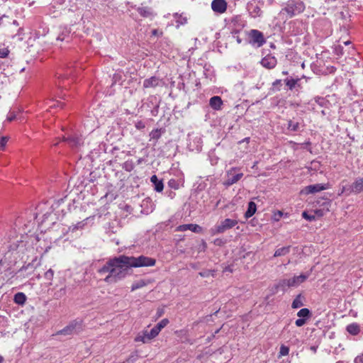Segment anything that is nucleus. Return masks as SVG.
<instances>
[{
  "label": "nucleus",
  "instance_id": "obj_1",
  "mask_svg": "<svg viewBox=\"0 0 363 363\" xmlns=\"http://www.w3.org/2000/svg\"><path fill=\"white\" fill-rule=\"evenodd\" d=\"M155 263V259L144 255L135 257L121 255L110 258L97 272L100 274L108 273V275L104 279V281L108 284H116L130 275L131 268L152 267Z\"/></svg>",
  "mask_w": 363,
  "mask_h": 363
},
{
  "label": "nucleus",
  "instance_id": "obj_2",
  "mask_svg": "<svg viewBox=\"0 0 363 363\" xmlns=\"http://www.w3.org/2000/svg\"><path fill=\"white\" fill-rule=\"evenodd\" d=\"M305 4L301 0H288L281 9L279 14L286 13L287 18H293L304 11Z\"/></svg>",
  "mask_w": 363,
  "mask_h": 363
},
{
  "label": "nucleus",
  "instance_id": "obj_3",
  "mask_svg": "<svg viewBox=\"0 0 363 363\" xmlns=\"http://www.w3.org/2000/svg\"><path fill=\"white\" fill-rule=\"evenodd\" d=\"M245 35L247 37L246 43L251 45L254 48H261L267 42L263 33L259 30L251 29L247 30L245 31Z\"/></svg>",
  "mask_w": 363,
  "mask_h": 363
},
{
  "label": "nucleus",
  "instance_id": "obj_4",
  "mask_svg": "<svg viewBox=\"0 0 363 363\" xmlns=\"http://www.w3.org/2000/svg\"><path fill=\"white\" fill-rule=\"evenodd\" d=\"M310 276V273L301 274L298 276H294L290 279H284L279 281L276 286V289L281 288L282 291L286 290V287H295L303 283Z\"/></svg>",
  "mask_w": 363,
  "mask_h": 363
},
{
  "label": "nucleus",
  "instance_id": "obj_5",
  "mask_svg": "<svg viewBox=\"0 0 363 363\" xmlns=\"http://www.w3.org/2000/svg\"><path fill=\"white\" fill-rule=\"evenodd\" d=\"M83 330V320L77 318L69 322V323L62 330L57 333V335H78Z\"/></svg>",
  "mask_w": 363,
  "mask_h": 363
},
{
  "label": "nucleus",
  "instance_id": "obj_6",
  "mask_svg": "<svg viewBox=\"0 0 363 363\" xmlns=\"http://www.w3.org/2000/svg\"><path fill=\"white\" fill-rule=\"evenodd\" d=\"M238 224V220L230 218H225L222 220L219 224L216 225L213 228H211L210 233L212 235L221 234L226 230L233 228Z\"/></svg>",
  "mask_w": 363,
  "mask_h": 363
},
{
  "label": "nucleus",
  "instance_id": "obj_7",
  "mask_svg": "<svg viewBox=\"0 0 363 363\" xmlns=\"http://www.w3.org/2000/svg\"><path fill=\"white\" fill-rule=\"evenodd\" d=\"M264 2L257 0H252L247 5V9L250 16L253 18L259 17L262 13L259 4L263 5Z\"/></svg>",
  "mask_w": 363,
  "mask_h": 363
},
{
  "label": "nucleus",
  "instance_id": "obj_8",
  "mask_svg": "<svg viewBox=\"0 0 363 363\" xmlns=\"http://www.w3.org/2000/svg\"><path fill=\"white\" fill-rule=\"evenodd\" d=\"M55 219V216H52L51 212H47L43 216V218L40 222H38L39 226L45 230L51 228V225H55L56 222L54 220Z\"/></svg>",
  "mask_w": 363,
  "mask_h": 363
},
{
  "label": "nucleus",
  "instance_id": "obj_9",
  "mask_svg": "<svg viewBox=\"0 0 363 363\" xmlns=\"http://www.w3.org/2000/svg\"><path fill=\"white\" fill-rule=\"evenodd\" d=\"M330 187V184L329 183L326 184H315L312 185L306 186L303 191L306 194H315L317 192H320L323 190H326Z\"/></svg>",
  "mask_w": 363,
  "mask_h": 363
},
{
  "label": "nucleus",
  "instance_id": "obj_10",
  "mask_svg": "<svg viewBox=\"0 0 363 363\" xmlns=\"http://www.w3.org/2000/svg\"><path fill=\"white\" fill-rule=\"evenodd\" d=\"M202 143L200 136H189L188 147L191 151L200 152L202 150Z\"/></svg>",
  "mask_w": 363,
  "mask_h": 363
},
{
  "label": "nucleus",
  "instance_id": "obj_11",
  "mask_svg": "<svg viewBox=\"0 0 363 363\" xmlns=\"http://www.w3.org/2000/svg\"><path fill=\"white\" fill-rule=\"evenodd\" d=\"M260 64L263 67L267 69H272L276 67L277 64V60L272 54H267L261 60Z\"/></svg>",
  "mask_w": 363,
  "mask_h": 363
},
{
  "label": "nucleus",
  "instance_id": "obj_12",
  "mask_svg": "<svg viewBox=\"0 0 363 363\" xmlns=\"http://www.w3.org/2000/svg\"><path fill=\"white\" fill-rule=\"evenodd\" d=\"M211 9L216 13H223L227 9V2L225 0H213Z\"/></svg>",
  "mask_w": 363,
  "mask_h": 363
},
{
  "label": "nucleus",
  "instance_id": "obj_13",
  "mask_svg": "<svg viewBox=\"0 0 363 363\" xmlns=\"http://www.w3.org/2000/svg\"><path fill=\"white\" fill-rule=\"evenodd\" d=\"M187 230H190L191 231L196 233H200L202 231V227L197 225V224H184L179 225L177 228V231L179 232H183L186 231Z\"/></svg>",
  "mask_w": 363,
  "mask_h": 363
},
{
  "label": "nucleus",
  "instance_id": "obj_14",
  "mask_svg": "<svg viewBox=\"0 0 363 363\" xmlns=\"http://www.w3.org/2000/svg\"><path fill=\"white\" fill-rule=\"evenodd\" d=\"M70 33V28L67 27H61L56 40L57 41H66L68 43L71 39Z\"/></svg>",
  "mask_w": 363,
  "mask_h": 363
},
{
  "label": "nucleus",
  "instance_id": "obj_15",
  "mask_svg": "<svg viewBox=\"0 0 363 363\" xmlns=\"http://www.w3.org/2000/svg\"><path fill=\"white\" fill-rule=\"evenodd\" d=\"M243 176L242 173H238V174H232L230 172L228 173V177L224 182V185L225 186H230L235 183H237Z\"/></svg>",
  "mask_w": 363,
  "mask_h": 363
},
{
  "label": "nucleus",
  "instance_id": "obj_16",
  "mask_svg": "<svg viewBox=\"0 0 363 363\" xmlns=\"http://www.w3.org/2000/svg\"><path fill=\"white\" fill-rule=\"evenodd\" d=\"M223 105V100L219 96H212L209 100V106L215 111L221 110Z\"/></svg>",
  "mask_w": 363,
  "mask_h": 363
},
{
  "label": "nucleus",
  "instance_id": "obj_17",
  "mask_svg": "<svg viewBox=\"0 0 363 363\" xmlns=\"http://www.w3.org/2000/svg\"><path fill=\"white\" fill-rule=\"evenodd\" d=\"M150 182L152 184L153 189L157 192H162L164 189L163 179H160L156 174L150 177Z\"/></svg>",
  "mask_w": 363,
  "mask_h": 363
},
{
  "label": "nucleus",
  "instance_id": "obj_18",
  "mask_svg": "<svg viewBox=\"0 0 363 363\" xmlns=\"http://www.w3.org/2000/svg\"><path fill=\"white\" fill-rule=\"evenodd\" d=\"M160 79L155 76L151 77L148 79H145L143 81V87L147 88H155L159 85Z\"/></svg>",
  "mask_w": 363,
  "mask_h": 363
},
{
  "label": "nucleus",
  "instance_id": "obj_19",
  "mask_svg": "<svg viewBox=\"0 0 363 363\" xmlns=\"http://www.w3.org/2000/svg\"><path fill=\"white\" fill-rule=\"evenodd\" d=\"M84 225H85L84 220H82V221L78 222L75 225H72L71 226H69L67 228H66L65 227L62 225L61 228H62V235H65L69 231L74 232V231H76V230H77L79 229H81V228H82L84 226Z\"/></svg>",
  "mask_w": 363,
  "mask_h": 363
},
{
  "label": "nucleus",
  "instance_id": "obj_20",
  "mask_svg": "<svg viewBox=\"0 0 363 363\" xmlns=\"http://www.w3.org/2000/svg\"><path fill=\"white\" fill-rule=\"evenodd\" d=\"M352 191L355 194L363 191V177L357 178L351 186Z\"/></svg>",
  "mask_w": 363,
  "mask_h": 363
},
{
  "label": "nucleus",
  "instance_id": "obj_21",
  "mask_svg": "<svg viewBox=\"0 0 363 363\" xmlns=\"http://www.w3.org/2000/svg\"><path fill=\"white\" fill-rule=\"evenodd\" d=\"M173 18L175 19L177 27L179 28L180 26H183L187 23L188 18L184 13H174L173 14Z\"/></svg>",
  "mask_w": 363,
  "mask_h": 363
},
{
  "label": "nucleus",
  "instance_id": "obj_22",
  "mask_svg": "<svg viewBox=\"0 0 363 363\" xmlns=\"http://www.w3.org/2000/svg\"><path fill=\"white\" fill-rule=\"evenodd\" d=\"M137 11L143 18H152L154 16L152 9L148 6L138 7Z\"/></svg>",
  "mask_w": 363,
  "mask_h": 363
},
{
  "label": "nucleus",
  "instance_id": "obj_23",
  "mask_svg": "<svg viewBox=\"0 0 363 363\" xmlns=\"http://www.w3.org/2000/svg\"><path fill=\"white\" fill-rule=\"evenodd\" d=\"M65 140L72 147H77L82 144V139L78 136H69Z\"/></svg>",
  "mask_w": 363,
  "mask_h": 363
},
{
  "label": "nucleus",
  "instance_id": "obj_24",
  "mask_svg": "<svg viewBox=\"0 0 363 363\" xmlns=\"http://www.w3.org/2000/svg\"><path fill=\"white\" fill-rule=\"evenodd\" d=\"M346 330L352 335H357L360 332V327L358 323H352L347 326Z\"/></svg>",
  "mask_w": 363,
  "mask_h": 363
},
{
  "label": "nucleus",
  "instance_id": "obj_25",
  "mask_svg": "<svg viewBox=\"0 0 363 363\" xmlns=\"http://www.w3.org/2000/svg\"><path fill=\"white\" fill-rule=\"evenodd\" d=\"M257 211V205L254 201H250L247 205V209L245 213V217L249 218L252 217Z\"/></svg>",
  "mask_w": 363,
  "mask_h": 363
},
{
  "label": "nucleus",
  "instance_id": "obj_26",
  "mask_svg": "<svg viewBox=\"0 0 363 363\" xmlns=\"http://www.w3.org/2000/svg\"><path fill=\"white\" fill-rule=\"evenodd\" d=\"M27 300V297L23 292H18L14 295L13 301L19 306H23Z\"/></svg>",
  "mask_w": 363,
  "mask_h": 363
},
{
  "label": "nucleus",
  "instance_id": "obj_27",
  "mask_svg": "<svg viewBox=\"0 0 363 363\" xmlns=\"http://www.w3.org/2000/svg\"><path fill=\"white\" fill-rule=\"evenodd\" d=\"M304 299V296L302 294H298L296 298L294 299L291 303L292 308H298L304 305L303 300Z\"/></svg>",
  "mask_w": 363,
  "mask_h": 363
},
{
  "label": "nucleus",
  "instance_id": "obj_28",
  "mask_svg": "<svg viewBox=\"0 0 363 363\" xmlns=\"http://www.w3.org/2000/svg\"><path fill=\"white\" fill-rule=\"evenodd\" d=\"M317 203L321 207V209H324L325 212L329 211V208L331 206V201L330 199H325L324 198L319 199L317 201Z\"/></svg>",
  "mask_w": 363,
  "mask_h": 363
},
{
  "label": "nucleus",
  "instance_id": "obj_29",
  "mask_svg": "<svg viewBox=\"0 0 363 363\" xmlns=\"http://www.w3.org/2000/svg\"><path fill=\"white\" fill-rule=\"evenodd\" d=\"M291 246H286L276 250L274 257H281L288 255L290 252Z\"/></svg>",
  "mask_w": 363,
  "mask_h": 363
},
{
  "label": "nucleus",
  "instance_id": "obj_30",
  "mask_svg": "<svg viewBox=\"0 0 363 363\" xmlns=\"http://www.w3.org/2000/svg\"><path fill=\"white\" fill-rule=\"evenodd\" d=\"M297 315L301 318H303L305 319L306 320H307L308 319H309L311 315H312V313L311 311L307 308H301L298 313H297Z\"/></svg>",
  "mask_w": 363,
  "mask_h": 363
},
{
  "label": "nucleus",
  "instance_id": "obj_31",
  "mask_svg": "<svg viewBox=\"0 0 363 363\" xmlns=\"http://www.w3.org/2000/svg\"><path fill=\"white\" fill-rule=\"evenodd\" d=\"M299 80H300L299 78L294 79L292 77H290V78H286L284 80V82H285L286 85L288 86L289 89L292 90L293 89L295 88L296 85L299 82Z\"/></svg>",
  "mask_w": 363,
  "mask_h": 363
},
{
  "label": "nucleus",
  "instance_id": "obj_32",
  "mask_svg": "<svg viewBox=\"0 0 363 363\" xmlns=\"http://www.w3.org/2000/svg\"><path fill=\"white\" fill-rule=\"evenodd\" d=\"M182 184V182L179 179H171L168 182V186L175 190L179 189Z\"/></svg>",
  "mask_w": 363,
  "mask_h": 363
},
{
  "label": "nucleus",
  "instance_id": "obj_33",
  "mask_svg": "<svg viewBox=\"0 0 363 363\" xmlns=\"http://www.w3.org/2000/svg\"><path fill=\"white\" fill-rule=\"evenodd\" d=\"M287 129L293 132L298 131L300 129L299 123L295 122L293 120H289L287 124Z\"/></svg>",
  "mask_w": 363,
  "mask_h": 363
},
{
  "label": "nucleus",
  "instance_id": "obj_34",
  "mask_svg": "<svg viewBox=\"0 0 363 363\" xmlns=\"http://www.w3.org/2000/svg\"><path fill=\"white\" fill-rule=\"evenodd\" d=\"M66 287L64 286L59 289H56L53 294V297L55 299H60L66 295Z\"/></svg>",
  "mask_w": 363,
  "mask_h": 363
},
{
  "label": "nucleus",
  "instance_id": "obj_35",
  "mask_svg": "<svg viewBox=\"0 0 363 363\" xmlns=\"http://www.w3.org/2000/svg\"><path fill=\"white\" fill-rule=\"evenodd\" d=\"M145 332L147 333V339L151 340L157 336L160 331L157 329L156 326L155 325L150 331L145 330Z\"/></svg>",
  "mask_w": 363,
  "mask_h": 363
},
{
  "label": "nucleus",
  "instance_id": "obj_36",
  "mask_svg": "<svg viewBox=\"0 0 363 363\" xmlns=\"http://www.w3.org/2000/svg\"><path fill=\"white\" fill-rule=\"evenodd\" d=\"M281 86H282V81H281V79H276L272 83V86L270 88V91L272 92V93H274L276 91H280Z\"/></svg>",
  "mask_w": 363,
  "mask_h": 363
},
{
  "label": "nucleus",
  "instance_id": "obj_37",
  "mask_svg": "<svg viewBox=\"0 0 363 363\" xmlns=\"http://www.w3.org/2000/svg\"><path fill=\"white\" fill-rule=\"evenodd\" d=\"M122 168L126 172H131L135 168V164L132 160H127L122 164Z\"/></svg>",
  "mask_w": 363,
  "mask_h": 363
},
{
  "label": "nucleus",
  "instance_id": "obj_38",
  "mask_svg": "<svg viewBox=\"0 0 363 363\" xmlns=\"http://www.w3.org/2000/svg\"><path fill=\"white\" fill-rule=\"evenodd\" d=\"M135 342H142L143 343L149 342L150 340L147 339V333L145 330H143L142 334H139L135 338Z\"/></svg>",
  "mask_w": 363,
  "mask_h": 363
},
{
  "label": "nucleus",
  "instance_id": "obj_39",
  "mask_svg": "<svg viewBox=\"0 0 363 363\" xmlns=\"http://www.w3.org/2000/svg\"><path fill=\"white\" fill-rule=\"evenodd\" d=\"M145 286H146V282L143 279H141L138 281L134 282L131 286V291H135L138 289H140Z\"/></svg>",
  "mask_w": 363,
  "mask_h": 363
},
{
  "label": "nucleus",
  "instance_id": "obj_40",
  "mask_svg": "<svg viewBox=\"0 0 363 363\" xmlns=\"http://www.w3.org/2000/svg\"><path fill=\"white\" fill-rule=\"evenodd\" d=\"M162 129L156 128L152 130L150 133V137L152 140H157L161 137Z\"/></svg>",
  "mask_w": 363,
  "mask_h": 363
},
{
  "label": "nucleus",
  "instance_id": "obj_41",
  "mask_svg": "<svg viewBox=\"0 0 363 363\" xmlns=\"http://www.w3.org/2000/svg\"><path fill=\"white\" fill-rule=\"evenodd\" d=\"M315 102L320 107H325L328 104V101L321 96H316L314 99Z\"/></svg>",
  "mask_w": 363,
  "mask_h": 363
},
{
  "label": "nucleus",
  "instance_id": "obj_42",
  "mask_svg": "<svg viewBox=\"0 0 363 363\" xmlns=\"http://www.w3.org/2000/svg\"><path fill=\"white\" fill-rule=\"evenodd\" d=\"M33 218V220L38 218L37 213H33L32 216ZM35 224V221H32L31 220L28 222V223L24 224L25 230H28V231H30L31 228L33 227Z\"/></svg>",
  "mask_w": 363,
  "mask_h": 363
},
{
  "label": "nucleus",
  "instance_id": "obj_43",
  "mask_svg": "<svg viewBox=\"0 0 363 363\" xmlns=\"http://www.w3.org/2000/svg\"><path fill=\"white\" fill-rule=\"evenodd\" d=\"M169 323V320L167 318H164L162 320H160L158 323L155 325L157 329H158L160 331L162 328H164Z\"/></svg>",
  "mask_w": 363,
  "mask_h": 363
},
{
  "label": "nucleus",
  "instance_id": "obj_44",
  "mask_svg": "<svg viewBox=\"0 0 363 363\" xmlns=\"http://www.w3.org/2000/svg\"><path fill=\"white\" fill-rule=\"evenodd\" d=\"M302 217L310 222L315 220V216L314 214H310L307 211H303L302 213Z\"/></svg>",
  "mask_w": 363,
  "mask_h": 363
},
{
  "label": "nucleus",
  "instance_id": "obj_45",
  "mask_svg": "<svg viewBox=\"0 0 363 363\" xmlns=\"http://www.w3.org/2000/svg\"><path fill=\"white\" fill-rule=\"evenodd\" d=\"M26 270H30V272H29V274H30L31 272H33L34 271V267H33V264H28L26 266H23L19 270H18V273L20 274H23V272L24 271H26Z\"/></svg>",
  "mask_w": 363,
  "mask_h": 363
},
{
  "label": "nucleus",
  "instance_id": "obj_46",
  "mask_svg": "<svg viewBox=\"0 0 363 363\" xmlns=\"http://www.w3.org/2000/svg\"><path fill=\"white\" fill-rule=\"evenodd\" d=\"M333 52L336 55L342 56L344 54L343 47L340 45H335Z\"/></svg>",
  "mask_w": 363,
  "mask_h": 363
},
{
  "label": "nucleus",
  "instance_id": "obj_47",
  "mask_svg": "<svg viewBox=\"0 0 363 363\" xmlns=\"http://www.w3.org/2000/svg\"><path fill=\"white\" fill-rule=\"evenodd\" d=\"M137 359L138 354L135 352H133L125 361L126 363H135Z\"/></svg>",
  "mask_w": 363,
  "mask_h": 363
},
{
  "label": "nucleus",
  "instance_id": "obj_48",
  "mask_svg": "<svg viewBox=\"0 0 363 363\" xmlns=\"http://www.w3.org/2000/svg\"><path fill=\"white\" fill-rule=\"evenodd\" d=\"M289 347L285 346L284 345H282L280 347V350H279L280 356H286L289 354Z\"/></svg>",
  "mask_w": 363,
  "mask_h": 363
},
{
  "label": "nucleus",
  "instance_id": "obj_49",
  "mask_svg": "<svg viewBox=\"0 0 363 363\" xmlns=\"http://www.w3.org/2000/svg\"><path fill=\"white\" fill-rule=\"evenodd\" d=\"M214 271L206 269L204 271L200 272L199 275L201 277H208L210 275L213 276Z\"/></svg>",
  "mask_w": 363,
  "mask_h": 363
},
{
  "label": "nucleus",
  "instance_id": "obj_50",
  "mask_svg": "<svg viewBox=\"0 0 363 363\" xmlns=\"http://www.w3.org/2000/svg\"><path fill=\"white\" fill-rule=\"evenodd\" d=\"M53 276H54V272L52 269H48L45 273V279H47L48 281H52L53 279Z\"/></svg>",
  "mask_w": 363,
  "mask_h": 363
},
{
  "label": "nucleus",
  "instance_id": "obj_51",
  "mask_svg": "<svg viewBox=\"0 0 363 363\" xmlns=\"http://www.w3.org/2000/svg\"><path fill=\"white\" fill-rule=\"evenodd\" d=\"M65 103H62L60 101H56V102H54L52 105H50V108H63L65 107Z\"/></svg>",
  "mask_w": 363,
  "mask_h": 363
},
{
  "label": "nucleus",
  "instance_id": "obj_52",
  "mask_svg": "<svg viewBox=\"0 0 363 363\" xmlns=\"http://www.w3.org/2000/svg\"><path fill=\"white\" fill-rule=\"evenodd\" d=\"M135 126L138 130H141L145 128V123L142 121H138L135 123Z\"/></svg>",
  "mask_w": 363,
  "mask_h": 363
},
{
  "label": "nucleus",
  "instance_id": "obj_53",
  "mask_svg": "<svg viewBox=\"0 0 363 363\" xmlns=\"http://www.w3.org/2000/svg\"><path fill=\"white\" fill-rule=\"evenodd\" d=\"M9 54V50L6 48L0 49V57L1 58H5Z\"/></svg>",
  "mask_w": 363,
  "mask_h": 363
},
{
  "label": "nucleus",
  "instance_id": "obj_54",
  "mask_svg": "<svg viewBox=\"0 0 363 363\" xmlns=\"http://www.w3.org/2000/svg\"><path fill=\"white\" fill-rule=\"evenodd\" d=\"M159 107H160L159 103H157L154 106L153 108L151 111V114L152 116H156L158 114Z\"/></svg>",
  "mask_w": 363,
  "mask_h": 363
},
{
  "label": "nucleus",
  "instance_id": "obj_55",
  "mask_svg": "<svg viewBox=\"0 0 363 363\" xmlns=\"http://www.w3.org/2000/svg\"><path fill=\"white\" fill-rule=\"evenodd\" d=\"M325 211H324V209H321V208L315 209L314 211V215L315 216V217L316 216L322 217V216H323L325 215Z\"/></svg>",
  "mask_w": 363,
  "mask_h": 363
},
{
  "label": "nucleus",
  "instance_id": "obj_56",
  "mask_svg": "<svg viewBox=\"0 0 363 363\" xmlns=\"http://www.w3.org/2000/svg\"><path fill=\"white\" fill-rule=\"evenodd\" d=\"M306 323V320L303 318H298L295 321V324L297 327H301Z\"/></svg>",
  "mask_w": 363,
  "mask_h": 363
},
{
  "label": "nucleus",
  "instance_id": "obj_57",
  "mask_svg": "<svg viewBox=\"0 0 363 363\" xmlns=\"http://www.w3.org/2000/svg\"><path fill=\"white\" fill-rule=\"evenodd\" d=\"M7 141H8V138L6 137H5V136L1 137L0 138V148L3 149L5 147Z\"/></svg>",
  "mask_w": 363,
  "mask_h": 363
},
{
  "label": "nucleus",
  "instance_id": "obj_58",
  "mask_svg": "<svg viewBox=\"0 0 363 363\" xmlns=\"http://www.w3.org/2000/svg\"><path fill=\"white\" fill-rule=\"evenodd\" d=\"M213 243L216 246H223L225 242L221 238H216L214 240Z\"/></svg>",
  "mask_w": 363,
  "mask_h": 363
},
{
  "label": "nucleus",
  "instance_id": "obj_59",
  "mask_svg": "<svg viewBox=\"0 0 363 363\" xmlns=\"http://www.w3.org/2000/svg\"><path fill=\"white\" fill-rule=\"evenodd\" d=\"M354 363H363V352L354 358Z\"/></svg>",
  "mask_w": 363,
  "mask_h": 363
},
{
  "label": "nucleus",
  "instance_id": "obj_60",
  "mask_svg": "<svg viewBox=\"0 0 363 363\" xmlns=\"http://www.w3.org/2000/svg\"><path fill=\"white\" fill-rule=\"evenodd\" d=\"M282 216L283 213L281 211H277V212L274 213V220L278 221Z\"/></svg>",
  "mask_w": 363,
  "mask_h": 363
},
{
  "label": "nucleus",
  "instance_id": "obj_61",
  "mask_svg": "<svg viewBox=\"0 0 363 363\" xmlns=\"http://www.w3.org/2000/svg\"><path fill=\"white\" fill-rule=\"evenodd\" d=\"M151 33H152V35H155V36H162L163 34L162 31H160L157 29H153Z\"/></svg>",
  "mask_w": 363,
  "mask_h": 363
},
{
  "label": "nucleus",
  "instance_id": "obj_62",
  "mask_svg": "<svg viewBox=\"0 0 363 363\" xmlns=\"http://www.w3.org/2000/svg\"><path fill=\"white\" fill-rule=\"evenodd\" d=\"M201 250L205 251L207 248V243L205 240H202L201 245Z\"/></svg>",
  "mask_w": 363,
  "mask_h": 363
},
{
  "label": "nucleus",
  "instance_id": "obj_63",
  "mask_svg": "<svg viewBox=\"0 0 363 363\" xmlns=\"http://www.w3.org/2000/svg\"><path fill=\"white\" fill-rule=\"evenodd\" d=\"M303 145H304V147L308 149L309 150V152H311V148L308 147L311 145V142L310 141L306 142Z\"/></svg>",
  "mask_w": 363,
  "mask_h": 363
},
{
  "label": "nucleus",
  "instance_id": "obj_64",
  "mask_svg": "<svg viewBox=\"0 0 363 363\" xmlns=\"http://www.w3.org/2000/svg\"><path fill=\"white\" fill-rule=\"evenodd\" d=\"M166 194H167L168 196H169L171 199H172L174 197V193L173 191H172L171 190L169 191H167Z\"/></svg>",
  "mask_w": 363,
  "mask_h": 363
}]
</instances>
